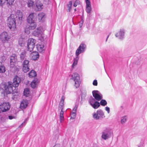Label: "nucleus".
Listing matches in <instances>:
<instances>
[{"mask_svg": "<svg viewBox=\"0 0 147 147\" xmlns=\"http://www.w3.org/2000/svg\"><path fill=\"white\" fill-rule=\"evenodd\" d=\"M71 79L74 82V86L76 88H78L80 83L79 74L76 73H73L71 76Z\"/></svg>", "mask_w": 147, "mask_h": 147, "instance_id": "5", "label": "nucleus"}, {"mask_svg": "<svg viewBox=\"0 0 147 147\" xmlns=\"http://www.w3.org/2000/svg\"><path fill=\"white\" fill-rule=\"evenodd\" d=\"M27 4L28 7H32L34 5V1L33 0H29L28 1Z\"/></svg>", "mask_w": 147, "mask_h": 147, "instance_id": "32", "label": "nucleus"}, {"mask_svg": "<svg viewBox=\"0 0 147 147\" xmlns=\"http://www.w3.org/2000/svg\"><path fill=\"white\" fill-rule=\"evenodd\" d=\"M25 40L23 38H20L19 40V44L20 46L22 47L24 45Z\"/></svg>", "mask_w": 147, "mask_h": 147, "instance_id": "27", "label": "nucleus"}, {"mask_svg": "<svg viewBox=\"0 0 147 147\" xmlns=\"http://www.w3.org/2000/svg\"><path fill=\"white\" fill-rule=\"evenodd\" d=\"M65 98V97L64 96H62L61 98V99L60 102H64Z\"/></svg>", "mask_w": 147, "mask_h": 147, "instance_id": "47", "label": "nucleus"}, {"mask_svg": "<svg viewBox=\"0 0 147 147\" xmlns=\"http://www.w3.org/2000/svg\"><path fill=\"white\" fill-rule=\"evenodd\" d=\"M29 61L28 60H25L23 63L22 70L24 73L28 71L30 68L29 67Z\"/></svg>", "mask_w": 147, "mask_h": 147, "instance_id": "15", "label": "nucleus"}, {"mask_svg": "<svg viewBox=\"0 0 147 147\" xmlns=\"http://www.w3.org/2000/svg\"><path fill=\"white\" fill-rule=\"evenodd\" d=\"M97 81L96 80H94L92 84L94 86H97Z\"/></svg>", "mask_w": 147, "mask_h": 147, "instance_id": "46", "label": "nucleus"}, {"mask_svg": "<svg viewBox=\"0 0 147 147\" xmlns=\"http://www.w3.org/2000/svg\"><path fill=\"white\" fill-rule=\"evenodd\" d=\"M27 120H28L27 119H26L22 123V124L20 125L19 126V127H21L23 126H24L26 124Z\"/></svg>", "mask_w": 147, "mask_h": 147, "instance_id": "42", "label": "nucleus"}, {"mask_svg": "<svg viewBox=\"0 0 147 147\" xmlns=\"http://www.w3.org/2000/svg\"><path fill=\"white\" fill-rule=\"evenodd\" d=\"M7 25L10 29L12 31L16 30V25L15 20V16L12 14L7 18Z\"/></svg>", "mask_w": 147, "mask_h": 147, "instance_id": "3", "label": "nucleus"}, {"mask_svg": "<svg viewBox=\"0 0 147 147\" xmlns=\"http://www.w3.org/2000/svg\"><path fill=\"white\" fill-rule=\"evenodd\" d=\"M17 57L16 54H13L10 57V67H13L15 65V63L17 61Z\"/></svg>", "mask_w": 147, "mask_h": 147, "instance_id": "16", "label": "nucleus"}, {"mask_svg": "<svg viewBox=\"0 0 147 147\" xmlns=\"http://www.w3.org/2000/svg\"><path fill=\"white\" fill-rule=\"evenodd\" d=\"M72 3L71 1H69L67 5V11L69 12L71 11V9Z\"/></svg>", "mask_w": 147, "mask_h": 147, "instance_id": "26", "label": "nucleus"}, {"mask_svg": "<svg viewBox=\"0 0 147 147\" xmlns=\"http://www.w3.org/2000/svg\"><path fill=\"white\" fill-rule=\"evenodd\" d=\"M36 6V9L38 11L41 10L43 7L42 4L39 1H37Z\"/></svg>", "mask_w": 147, "mask_h": 147, "instance_id": "24", "label": "nucleus"}, {"mask_svg": "<svg viewBox=\"0 0 147 147\" xmlns=\"http://www.w3.org/2000/svg\"><path fill=\"white\" fill-rule=\"evenodd\" d=\"M41 27H39L35 29L33 32V34L35 36H38L42 32Z\"/></svg>", "mask_w": 147, "mask_h": 147, "instance_id": "18", "label": "nucleus"}, {"mask_svg": "<svg viewBox=\"0 0 147 147\" xmlns=\"http://www.w3.org/2000/svg\"><path fill=\"white\" fill-rule=\"evenodd\" d=\"M113 135V133L111 130L109 128H106L102 132L101 137L103 140H106Z\"/></svg>", "mask_w": 147, "mask_h": 147, "instance_id": "4", "label": "nucleus"}, {"mask_svg": "<svg viewBox=\"0 0 147 147\" xmlns=\"http://www.w3.org/2000/svg\"><path fill=\"white\" fill-rule=\"evenodd\" d=\"M45 38V35L43 34H41L40 35V39L41 41H42L44 40Z\"/></svg>", "mask_w": 147, "mask_h": 147, "instance_id": "44", "label": "nucleus"}, {"mask_svg": "<svg viewBox=\"0 0 147 147\" xmlns=\"http://www.w3.org/2000/svg\"><path fill=\"white\" fill-rule=\"evenodd\" d=\"M86 12L88 13H90L92 9L91 4H86Z\"/></svg>", "mask_w": 147, "mask_h": 147, "instance_id": "30", "label": "nucleus"}, {"mask_svg": "<svg viewBox=\"0 0 147 147\" xmlns=\"http://www.w3.org/2000/svg\"><path fill=\"white\" fill-rule=\"evenodd\" d=\"M88 101L90 105L95 109H97L100 106V103L92 97L90 98Z\"/></svg>", "mask_w": 147, "mask_h": 147, "instance_id": "10", "label": "nucleus"}, {"mask_svg": "<svg viewBox=\"0 0 147 147\" xmlns=\"http://www.w3.org/2000/svg\"><path fill=\"white\" fill-rule=\"evenodd\" d=\"M86 3V4H91V2L90 0H85Z\"/></svg>", "mask_w": 147, "mask_h": 147, "instance_id": "48", "label": "nucleus"}, {"mask_svg": "<svg viewBox=\"0 0 147 147\" xmlns=\"http://www.w3.org/2000/svg\"><path fill=\"white\" fill-rule=\"evenodd\" d=\"M5 71V68L1 62H0V73H3Z\"/></svg>", "mask_w": 147, "mask_h": 147, "instance_id": "25", "label": "nucleus"}, {"mask_svg": "<svg viewBox=\"0 0 147 147\" xmlns=\"http://www.w3.org/2000/svg\"><path fill=\"white\" fill-rule=\"evenodd\" d=\"M21 81L20 78L16 76L13 79V83L11 82H9L8 85L2 83L1 85V88L4 90L7 94H10L12 92H16V91H14V90L18 87Z\"/></svg>", "mask_w": 147, "mask_h": 147, "instance_id": "1", "label": "nucleus"}, {"mask_svg": "<svg viewBox=\"0 0 147 147\" xmlns=\"http://www.w3.org/2000/svg\"><path fill=\"white\" fill-rule=\"evenodd\" d=\"M64 102H60L59 106V110H61L59 113L60 121V122H62L64 120L63 116L64 112L63 111L64 108Z\"/></svg>", "mask_w": 147, "mask_h": 147, "instance_id": "11", "label": "nucleus"}, {"mask_svg": "<svg viewBox=\"0 0 147 147\" xmlns=\"http://www.w3.org/2000/svg\"><path fill=\"white\" fill-rule=\"evenodd\" d=\"M60 146L59 144H56L54 145L53 147H59Z\"/></svg>", "mask_w": 147, "mask_h": 147, "instance_id": "50", "label": "nucleus"}, {"mask_svg": "<svg viewBox=\"0 0 147 147\" xmlns=\"http://www.w3.org/2000/svg\"><path fill=\"white\" fill-rule=\"evenodd\" d=\"M28 102L27 100H23L21 102L20 107L21 109H25L28 106Z\"/></svg>", "mask_w": 147, "mask_h": 147, "instance_id": "22", "label": "nucleus"}, {"mask_svg": "<svg viewBox=\"0 0 147 147\" xmlns=\"http://www.w3.org/2000/svg\"><path fill=\"white\" fill-rule=\"evenodd\" d=\"M38 83V80L37 79H35L33 80L30 84L31 87L33 88H35L37 87Z\"/></svg>", "mask_w": 147, "mask_h": 147, "instance_id": "23", "label": "nucleus"}, {"mask_svg": "<svg viewBox=\"0 0 147 147\" xmlns=\"http://www.w3.org/2000/svg\"><path fill=\"white\" fill-rule=\"evenodd\" d=\"M30 24L29 26L30 27V28L31 30H34L36 27V22H32L30 23H29Z\"/></svg>", "mask_w": 147, "mask_h": 147, "instance_id": "28", "label": "nucleus"}, {"mask_svg": "<svg viewBox=\"0 0 147 147\" xmlns=\"http://www.w3.org/2000/svg\"><path fill=\"white\" fill-rule=\"evenodd\" d=\"M80 2L79 0H76L73 4V6L74 7H76L78 5L80 4Z\"/></svg>", "mask_w": 147, "mask_h": 147, "instance_id": "39", "label": "nucleus"}, {"mask_svg": "<svg viewBox=\"0 0 147 147\" xmlns=\"http://www.w3.org/2000/svg\"><path fill=\"white\" fill-rule=\"evenodd\" d=\"M36 47L37 50L40 53L43 52L45 49L44 45L42 44H37Z\"/></svg>", "mask_w": 147, "mask_h": 147, "instance_id": "21", "label": "nucleus"}, {"mask_svg": "<svg viewBox=\"0 0 147 147\" xmlns=\"http://www.w3.org/2000/svg\"><path fill=\"white\" fill-rule=\"evenodd\" d=\"M16 113H15L13 115H11L9 116L8 118L10 119L11 120L13 119H16Z\"/></svg>", "mask_w": 147, "mask_h": 147, "instance_id": "38", "label": "nucleus"}, {"mask_svg": "<svg viewBox=\"0 0 147 147\" xmlns=\"http://www.w3.org/2000/svg\"><path fill=\"white\" fill-rule=\"evenodd\" d=\"M109 35H108V36H107V39H106V41H107V39H108V37H109Z\"/></svg>", "mask_w": 147, "mask_h": 147, "instance_id": "51", "label": "nucleus"}, {"mask_svg": "<svg viewBox=\"0 0 147 147\" xmlns=\"http://www.w3.org/2000/svg\"><path fill=\"white\" fill-rule=\"evenodd\" d=\"M83 21H82L81 22H80V24H79V26H80V27H82V24H83Z\"/></svg>", "mask_w": 147, "mask_h": 147, "instance_id": "49", "label": "nucleus"}, {"mask_svg": "<svg viewBox=\"0 0 147 147\" xmlns=\"http://www.w3.org/2000/svg\"><path fill=\"white\" fill-rule=\"evenodd\" d=\"M127 119V116H125L122 117L121 118V123L122 124H124L126 122Z\"/></svg>", "mask_w": 147, "mask_h": 147, "instance_id": "31", "label": "nucleus"}, {"mask_svg": "<svg viewBox=\"0 0 147 147\" xmlns=\"http://www.w3.org/2000/svg\"><path fill=\"white\" fill-rule=\"evenodd\" d=\"M26 52L24 51L21 53L20 55L21 59L22 60L24 59V58L26 56Z\"/></svg>", "mask_w": 147, "mask_h": 147, "instance_id": "33", "label": "nucleus"}, {"mask_svg": "<svg viewBox=\"0 0 147 147\" xmlns=\"http://www.w3.org/2000/svg\"><path fill=\"white\" fill-rule=\"evenodd\" d=\"M36 14L35 13H31L28 16L27 22L28 23L35 22L34 21L36 19Z\"/></svg>", "mask_w": 147, "mask_h": 147, "instance_id": "14", "label": "nucleus"}, {"mask_svg": "<svg viewBox=\"0 0 147 147\" xmlns=\"http://www.w3.org/2000/svg\"><path fill=\"white\" fill-rule=\"evenodd\" d=\"M6 2V0H0V6H3Z\"/></svg>", "mask_w": 147, "mask_h": 147, "instance_id": "41", "label": "nucleus"}, {"mask_svg": "<svg viewBox=\"0 0 147 147\" xmlns=\"http://www.w3.org/2000/svg\"><path fill=\"white\" fill-rule=\"evenodd\" d=\"M30 57L31 59L33 60H36L39 57L38 53L36 51H34L30 54Z\"/></svg>", "mask_w": 147, "mask_h": 147, "instance_id": "17", "label": "nucleus"}, {"mask_svg": "<svg viewBox=\"0 0 147 147\" xmlns=\"http://www.w3.org/2000/svg\"><path fill=\"white\" fill-rule=\"evenodd\" d=\"M77 108H78V106L77 105H76L75 106V107H74V109L72 110V112H75L76 113L77 109Z\"/></svg>", "mask_w": 147, "mask_h": 147, "instance_id": "45", "label": "nucleus"}, {"mask_svg": "<svg viewBox=\"0 0 147 147\" xmlns=\"http://www.w3.org/2000/svg\"><path fill=\"white\" fill-rule=\"evenodd\" d=\"M93 118L95 120L101 119L105 117L104 113L101 109H98L92 114Z\"/></svg>", "mask_w": 147, "mask_h": 147, "instance_id": "7", "label": "nucleus"}, {"mask_svg": "<svg viewBox=\"0 0 147 147\" xmlns=\"http://www.w3.org/2000/svg\"><path fill=\"white\" fill-rule=\"evenodd\" d=\"M15 18L17 17L19 19L20 22H21L22 21L23 16V13L20 10H18L16 12V15H15Z\"/></svg>", "mask_w": 147, "mask_h": 147, "instance_id": "19", "label": "nucleus"}, {"mask_svg": "<svg viewBox=\"0 0 147 147\" xmlns=\"http://www.w3.org/2000/svg\"><path fill=\"white\" fill-rule=\"evenodd\" d=\"M31 30L30 28L28 25L26 26L25 28V32L27 34H29L30 33Z\"/></svg>", "mask_w": 147, "mask_h": 147, "instance_id": "35", "label": "nucleus"}, {"mask_svg": "<svg viewBox=\"0 0 147 147\" xmlns=\"http://www.w3.org/2000/svg\"><path fill=\"white\" fill-rule=\"evenodd\" d=\"M76 113L74 112H72L71 113V119H74L76 117Z\"/></svg>", "mask_w": 147, "mask_h": 147, "instance_id": "40", "label": "nucleus"}, {"mask_svg": "<svg viewBox=\"0 0 147 147\" xmlns=\"http://www.w3.org/2000/svg\"><path fill=\"white\" fill-rule=\"evenodd\" d=\"M45 18L46 15L44 13H40L38 14V18L40 22H44Z\"/></svg>", "mask_w": 147, "mask_h": 147, "instance_id": "20", "label": "nucleus"}, {"mask_svg": "<svg viewBox=\"0 0 147 147\" xmlns=\"http://www.w3.org/2000/svg\"><path fill=\"white\" fill-rule=\"evenodd\" d=\"M11 35L7 32H4L0 35V38L3 43H7L11 39Z\"/></svg>", "mask_w": 147, "mask_h": 147, "instance_id": "6", "label": "nucleus"}, {"mask_svg": "<svg viewBox=\"0 0 147 147\" xmlns=\"http://www.w3.org/2000/svg\"><path fill=\"white\" fill-rule=\"evenodd\" d=\"M10 105L8 102H3L0 105V113L5 112L9 110Z\"/></svg>", "mask_w": 147, "mask_h": 147, "instance_id": "8", "label": "nucleus"}, {"mask_svg": "<svg viewBox=\"0 0 147 147\" xmlns=\"http://www.w3.org/2000/svg\"><path fill=\"white\" fill-rule=\"evenodd\" d=\"M76 11V9H74V11Z\"/></svg>", "mask_w": 147, "mask_h": 147, "instance_id": "52", "label": "nucleus"}, {"mask_svg": "<svg viewBox=\"0 0 147 147\" xmlns=\"http://www.w3.org/2000/svg\"><path fill=\"white\" fill-rule=\"evenodd\" d=\"M86 48V45L84 44L81 43L76 50V57L74 59V62L71 66L72 68H74L77 65L79 58V54L84 52L85 51Z\"/></svg>", "mask_w": 147, "mask_h": 147, "instance_id": "2", "label": "nucleus"}, {"mask_svg": "<svg viewBox=\"0 0 147 147\" xmlns=\"http://www.w3.org/2000/svg\"><path fill=\"white\" fill-rule=\"evenodd\" d=\"M100 100V105L102 106H105L107 105V102L105 100L101 99Z\"/></svg>", "mask_w": 147, "mask_h": 147, "instance_id": "36", "label": "nucleus"}, {"mask_svg": "<svg viewBox=\"0 0 147 147\" xmlns=\"http://www.w3.org/2000/svg\"><path fill=\"white\" fill-rule=\"evenodd\" d=\"M36 40L33 38H30L28 41L27 47L28 51L32 52L35 46Z\"/></svg>", "mask_w": 147, "mask_h": 147, "instance_id": "9", "label": "nucleus"}, {"mask_svg": "<svg viewBox=\"0 0 147 147\" xmlns=\"http://www.w3.org/2000/svg\"><path fill=\"white\" fill-rule=\"evenodd\" d=\"M105 110L107 112L108 114L110 112V108L108 107H106L105 108Z\"/></svg>", "mask_w": 147, "mask_h": 147, "instance_id": "43", "label": "nucleus"}, {"mask_svg": "<svg viewBox=\"0 0 147 147\" xmlns=\"http://www.w3.org/2000/svg\"><path fill=\"white\" fill-rule=\"evenodd\" d=\"M125 34V30L123 29H121L115 34L116 37L120 40L124 38Z\"/></svg>", "mask_w": 147, "mask_h": 147, "instance_id": "13", "label": "nucleus"}, {"mask_svg": "<svg viewBox=\"0 0 147 147\" xmlns=\"http://www.w3.org/2000/svg\"><path fill=\"white\" fill-rule=\"evenodd\" d=\"M36 75V72L34 70H32L28 74V76L30 78H32L35 76Z\"/></svg>", "mask_w": 147, "mask_h": 147, "instance_id": "29", "label": "nucleus"}, {"mask_svg": "<svg viewBox=\"0 0 147 147\" xmlns=\"http://www.w3.org/2000/svg\"><path fill=\"white\" fill-rule=\"evenodd\" d=\"M14 0H6L7 1V5L8 6L11 5L14 2Z\"/></svg>", "mask_w": 147, "mask_h": 147, "instance_id": "37", "label": "nucleus"}, {"mask_svg": "<svg viewBox=\"0 0 147 147\" xmlns=\"http://www.w3.org/2000/svg\"><path fill=\"white\" fill-rule=\"evenodd\" d=\"M30 93V91L28 88H26L24 90V95L26 97L28 96Z\"/></svg>", "mask_w": 147, "mask_h": 147, "instance_id": "34", "label": "nucleus"}, {"mask_svg": "<svg viewBox=\"0 0 147 147\" xmlns=\"http://www.w3.org/2000/svg\"><path fill=\"white\" fill-rule=\"evenodd\" d=\"M92 93L94 98L96 101H99L103 98L102 94L98 90L93 91Z\"/></svg>", "mask_w": 147, "mask_h": 147, "instance_id": "12", "label": "nucleus"}]
</instances>
